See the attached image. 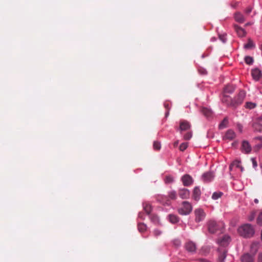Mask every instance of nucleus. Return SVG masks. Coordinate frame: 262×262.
Wrapping results in <instances>:
<instances>
[{"label": "nucleus", "instance_id": "nucleus-1", "mask_svg": "<svg viewBox=\"0 0 262 262\" xmlns=\"http://www.w3.org/2000/svg\"><path fill=\"white\" fill-rule=\"evenodd\" d=\"M239 234L245 238H250L252 237L255 233L253 227L249 224H244L238 229Z\"/></svg>", "mask_w": 262, "mask_h": 262}, {"label": "nucleus", "instance_id": "nucleus-2", "mask_svg": "<svg viewBox=\"0 0 262 262\" xmlns=\"http://www.w3.org/2000/svg\"><path fill=\"white\" fill-rule=\"evenodd\" d=\"M223 226V224L222 222L217 223L214 221H210L208 223V231L211 233H214L217 230H221Z\"/></svg>", "mask_w": 262, "mask_h": 262}, {"label": "nucleus", "instance_id": "nucleus-3", "mask_svg": "<svg viewBox=\"0 0 262 262\" xmlns=\"http://www.w3.org/2000/svg\"><path fill=\"white\" fill-rule=\"evenodd\" d=\"M182 205V206L178 209V212L181 215L189 214L192 209L191 204L188 201H184Z\"/></svg>", "mask_w": 262, "mask_h": 262}, {"label": "nucleus", "instance_id": "nucleus-4", "mask_svg": "<svg viewBox=\"0 0 262 262\" xmlns=\"http://www.w3.org/2000/svg\"><path fill=\"white\" fill-rule=\"evenodd\" d=\"M246 96V92L241 90L239 91V93L233 99H231V104L233 106H236L238 105L241 104Z\"/></svg>", "mask_w": 262, "mask_h": 262}, {"label": "nucleus", "instance_id": "nucleus-5", "mask_svg": "<svg viewBox=\"0 0 262 262\" xmlns=\"http://www.w3.org/2000/svg\"><path fill=\"white\" fill-rule=\"evenodd\" d=\"M194 214L195 215V222H200L202 221L205 217V213L203 209L198 208L194 210Z\"/></svg>", "mask_w": 262, "mask_h": 262}, {"label": "nucleus", "instance_id": "nucleus-6", "mask_svg": "<svg viewBox=\"0 0 262 262\" xmlns=\"http://www.w3.org/2000/svg\"><path fill=\"white\" fill-rule=\"evenodd\" d=\"M191 127L190 123L186 120H181L180 122V126L178 130L180 132L183 131H187Z\"/></svg>", "mask_w": 262, "mask_h": 262}, {"label": "nucleus", "instance_id": "nucleus-7", "mask_svg": "<svg viewBox=\"0 0 262 262\" xmlns=\"http://www.w3.org/2000/svg\"><path fill=\"white\" fill-rule=\"evenodd\" d=\"M183 185L185 186H189L193 183L192 178L189 174H186L181 178Z\"/></svg>", "mask_w": 262, "mask_h": 262}, {"label": "nucleus", "instance_id": "nucleus-8", "mask_svg": "<svg viewBox=\"0 0 262 262\" xmlns=\"http://www.w3.org/2000/svg\"><path fill=\"white\" fill-rule=\"evenodd\" d=\"M251 75L253 79L256 81L259 80L262 77L261 71L257 68H255L251 71Z\"/></svg>", "mask_w": 262, "mask_h": 262}, {"label": "nucleus", "instance_id": "nucleus-9", "mask_svg": "<svg viewBox=\"0 0 262 262\" xmlns=\"http://www.w3.org/2000/svg\"><path fill=\"white\" fill-rule=\"evenodd\" d=\"M242 151L245 154H249L251 151V147L248 141H243L242 145Z\"/></svg>", "mask_w": 262, "mask_h": 262}, {"label": "nucleus", "instance_id": "nucleus-10", "mask_svg": "<svg viewBox=\"0 0 262 262\" xmlns=\"http://www.w3.org/2000/svg\"><path fill=\"white\" fill-rule=\"evenodd\" d=\"M230 241V237L227 235H225L218 239L219 244L222 246H227L229 243Z\"/></svg>", "mask_w": 262, "mask_h": 262}, {"label": "nucleus", "instance_id": "nucleus-11", "mask_svg": "<svg viewBox=\"0 0 262 262\" xmlns=\"http://www.w3.org/2000/svg\"><path fill=\"white\" fill-rule=\"evenodd\" d=\"M236 137L235 132L232 129H228L225 133L223 139L225 140H232Z\"/></svg>", "mask_w": 262, "mask_h": 262}, {"label": "nucleus", "instance_id": "nucleus-12", "mask_svg": "<svg viewBox=\"0 0 262 262\" xmlns=\"http://www.w3.org/2000/svg\"><path fill=\"white\" fill-rule=\"evenodd\" d=\"M179 195L182 199H186L189 197V191L186 188L181 189L179 190Z\"/></svg>", "mask_w": 262, "mask_h": 262}, {"label": "nucleus", "instance_id": "nucleus-13", "mask_svg": "<svg viewBox=\"0 0 262 262\" xmlns=\"http://www.w3.org/2000/svg\"><path fill=\"white\" fill-rule=\"evenodd\" d=\"M234 28L239 37H242L246 35V32L245 30L242 27L237 25H234Z\"/></svg>", "mask_w": 262, "mask_h": 262}, {"label": "nucleus", "instance_id": "nucleus-14", "mask_svg": "<svg viewBox=\"0 0 262 262\" xmlns=\"http://www.w3.org/2000/svg\"><path fill=\"white\" fill-rule=\"evenodd\" d=\"M185 248L188 252H195L196 250V246L194 243L188 242L185 244Z\"/></svg>", "mask_w": 262, "mask_h": 262}, {"label": "nucleus", "instance_id": "nucleus-15", "mask_svg": "<svg viewBox=\"0 0 262 262\" xmlns=\"http://www.w3.org/2000/svg\"><path fill=\"white\" fill-rule=\"evenodd\" d=\"M214 176L212 172H207L202 176V179L205 182H209L212 180Z\"/></svg>", "mask_w": 262, "mask_h": 262}, {"label": "nucleus", "instance_id": "nucleus-16", "mask_svg": "<svg viewBox=\"0 0 262 262\" xmlns=\"http://www.w3.org/2000/svg\"><path fill=\"white\" fill-rule=\"evenodd\" d=\"M201 193L199 187H195L193 191L192 198L195 200L198 201L200 199Z\"/></svg>", "mask_w": 262, "mask_h": 262}, {"label": "nucleus", "instance_id": "nucleus-17", "mask_svg": "<svg viewBox=\"0 0 262 262\" xmlns=\"http://www.w3.org/2000/svg\"><path fill=\"white\" fill-rule=\"evenodd\" d=\"M234 19L237 22L239 23H243L245 20L244 16L240 12H236L235 13Z\"/></svg>", "mask_w": 262, "mask_h": 262}, {"label": "nucleus", "instance_id": "nucleus-18", "mask_svg": "<svg viewBox=\"0 0 262 262\" xmlns=\"http://www.w3.org/2000/svg\"><path fill=\"white\" fill-rule=\"evenodd\" d=\"M242 262H253V258L250 254L247 253L241 257Z\"/></svg>", "mask_w": 262, "mask_h": 262}, {"label": "nucleus", "instance_id": "nucleus-19", "mask_svg": "<svg viewBox=\"0 0 262 262\" xmlns=\"http://www.w3.org/2000/svg\"><path fill=\"white\" fill-rule=\"evenodd\" d=\"M227 251L225 250L219 252L218 261L219 262H224V259L226 257Z\"/></svg>", "mask_w": 262, "mask_h": 262}, {"label": "nucleus", "instance_id": "nucleus-20", "mask_svg": "<svg viewBox=\"0 0 262 262\" xmlns=\"http://www.w3.org/2000/svg\"><path fill=\"white\" fill-rule=\"evenodd\" d=\"M168 219L170 223L176 224L179 221V218L176 215L170 214L168 215Z\"/></svg>", "mask_w": 262, "mask_h": 262}, {"label": "nucleus", "instance_id": "nucleus-21", "mask_svg": "<svg viewBox=\"0 0 262 262\" xmlns=\"http://www.w3.org/2000/svg\"><path fill=\"white\" fill-rule=\"evenodd\" d=\"M241 161L238 160H235L229 166V170H232L234 167L236 168L239 167L241 165Z\"/></svg>", "mask_w": 262, "mask_h": 262}, {"label": "nucleus", "instance_id": "nucleus-22", "mask_svg": "<svg viewBox=\"0 0 262 262\" xmlns=\"http://www.w3.org/2000/svg\"><path fill=\"white\" fill-rule=\"evenodd\" d=\"M143 206L144 211L147 214H149L151 211V206L150 204L148 203H144L143 204Z\"/></svg>", "mask_w": 262, "mask_h": 262}, {"label": "nucleus", "instance_id": "nucleus-23", "mask_svg": "<svg viewBox=\"0 0 262 262\" xmlns=\"http://www.w3.org/2000/svg\"><path fill=\"white\" fill-rule=\"evenodd\" d=\"M253 128L254 132H262V124L259 123H255L253 124Z\"/></svg>", "mask_w": 262, "mask_h": 262}, {"label": "nucleus", "instance_id": "nucleus-24", "mask_svg": "<svg viewBox=\"0 0 262 262\" xmlns=\"http://www.w3.org/2000/svg\"><path fill=\"white\" fill-rule=\"evenodd\" d=\"M202 112L207 117H210L212 114V111L210 109L206 107L202 108Z\"/></svg>", "mask_w": 262, "mask_h": 262}, {"label": "nucleus", "instance_id": "nucleus-25", "mask_svg": "<svg viewBox=\"0 0 262 262\" xmlns=\"http://www.w3.org/2000/svg\"><path fill=\"white\" fill-rule=\"evenodd\" d=\"M228 120L227 117L225 118L219 124V127L220 129L226 128L227 126Z\"/></svg>", "mask_w": 262, "mask_h": 262}, {"label": "nucleus", "instance_id": "nucleus-26", "mask_svg": "<svg viewBox=\"0 0 262 262\" xmlns=\"http://www.w3.org/2000/svg\"><path fill=\"white\" fill-rule=\"evenodd\" d=\"M223 194V193L221 191L214 192L212 195V199L213 200H217L220 198Z\"/></svg>", "mask_w": 262, "mask_h": 262}, {"label": "nucleus", "instance_id": "nucleus-27", "mask_svg": "<svg viewBox=\"0 0 262 262\" xmlns=\"http://www.w3.org/2000/svg\"><path fill=\"white\" fill-rule=\"evenodd\" d=\"M255 47V45L251 39H248V43L244 45L246 49H251Z\"/></svg>", "mask_w": 262, "mask_h": 262}, {"label": "nucleus", "instance_id": "nucleus-28", "mask_svg": "<svg viewBox=\"0 0 262 262\" xmlns=\"http://www.w3.org/2000/svg\"><path fill=\"white\" fill-rule=\"evenodd\" d=\"M138 230L140 232H144L146 229V226L143 223H139L138 225Z\"/></svg>", "mask_w": 262, "mask_h": 262}, {"label": "nucleus", "instance_id": "nucleus-29", "mask_svg": "<svg viewBox=\"0 0 262 262\" xmlns=\"http://www.w3.org/2000/svg\"><path fill=\"white\" fill-rule=\"evenodd\" d=\"M234 88L232 86H227L224 89L225 93H232L234 92Z\"/></svg>", "mask_w": 262, "mask_h": 262}, {"label": "nucleus", "instance_id": "nucleus-30", "mask_svg": "<svg viewBox=\"0 0 262 262\" xmlns=\"http://www.w3.org/2000/svg\"><path fill=\"white\" fill-rule=\"evenodd\" d=\"M256 106V104L254 103L251 102H247L246 103L245 106L246 108H249V109H252L255 107Z\"/></svg>", "mask_w": 262, "mask_h": 262}, {"label": "nucleus", "instance_id": "nucleus-31", "mask_svg": "<svg viewBox=\"0 0 262 262\" xmlns=\"http://www.w3.org/2000/svg\"><path fill=\"white\" fill-rule=\"evenodd\" d=\"M168 196L170 199L176 200L177 199V193L175 191H171L168 193Z\"/></svg>", "mask_w": 262, "mask_h": 262}, {"label": "nucleus", "instance_id": "nucleus-32", "mask_svg": "<svg viewBox=\"0 0 262 262\" xmlns=\"http://www.w3.org/2000/svg\"><path fill=\"white\" fill-rule=\"evenodd\" d=\"M245 61L248 64H251L253 62V59L250 56H246L245 58Z\"/></svg>", "mask_w": 262, "mask_h": 262}, {"label": "nucleus", "instance_id": "nucleus-33", "mask_svg": "<svg viewBox=\"0 0 262 262\" xmlns=\"http://www.w3.org/2000/svg\"><path fill=\"white\" fill-rule=\"evenodd\" d=\"M164 181L165 183H171L173 181V179L172 177L170 176H166Z\"/></svg>", "mask_w": 262, "mask_h": 262}, {"label": "nucleus", "instance_id": "nucleus-34", "mask_svg": "<svg viewBox=\"0 0 262 262\" xmlns=\"http://www.w3.org/2000/svg\"><path fill=\"white\" fill-rule=\"evenodd\" d=\"M153 147L155 150H160L161 148V144L158 141H155L153 144Z\"/></svg>", "mask_w": 262, "mask_h": 262}, {"label": "nucleus", "instance_id": "nucleus-35", "mask_svg": "<svg viewBox=\"0 0 262 262\" xmlns=\"http://www.w3.org/2000/svg\"><path fill=\"white\" fill-rule=\"evenodd\" d=\"M188 147V143L185 142V143H182V144H181L180 147H179V149L181 151H184Z\"/></svg>", "mask_w": 262, "mask_h": 262}, {"label": "nucleus", "instance_id": "nucleus-36", "mask_svg": "<svg viewBox=\"0 0 262 262\" xmlns=\"http://www.w3.org/2000/svg\"><path fill=\"white\" fill-rule=\"evenodd\" d=\"M192 137V133L190 132H187L184 136V139L185 140H188Z\"/></svg>", "mask_w": 262, "mask_h": 262}, {"label": "nucleus", "instance_id": "nucleus-37", "mask_svg": "<svg viewBox=\"0 0 262 262\" xmlns=\"http://www.w3.org/2000/svg\"><path fill=\"white\" fill-rule=\"evenodd\" d=\"M150 219L154 223H157L158 222V217L155 214H151L150 215Z\"/></svg>", "mask_w": 262, "mask_h": 262}, {"label": "nucleus", "instance_id": "nucleus-38", "mask_svg": "<svg viewBox=\"0 0 262 262\" xmlns=\"http://www.w3.org/2000/svg\"><path fill=\"white\" fill-rule=\"evenodd\" d=\"M257 222L259 225H262V212L259 214L257 219Z\"/></svg>", "mask_w": 262, "mask_h": 262}, {"label": "nucleus", "instance_id": "nucleus-39", "mask_svg": "<svg viewBox=\"0 0 262 262\" xmlns=\"http://www.w3.org/2000/svg\"><path fill=\"white\" fill-rule=\"evenodd\" d=\"M219 38L223 42H226L227 38L225 35H220Z\"/></svg>", "mask_w": 262, "mask_h": 262}, {"label": "nucleus", "instance_id": "nucleus-40", "mask_svg": "<svg viewBox=\"0 0 262 262\" xmlns=\"http://www.w3.org/2000/svg\"><path fill=\"white\" fill-rule=\"evenodd\" d=\"M252 10V8L251 7H248L245 9V13L247 15H249L251 12Z\"/></svg>", "mask_w": 262, "mask_h": 262}, {"label": "nucleus", "instance_id": "nucleus-41", "mask_svg": "<svg viewBox=\"0 0 262 262\" xmlns=\"http://www.w3.org/2000/svg\"><path fill=\"white\" fill-rule=\"evenodd\" d=\"M154 234L155 236H157L161 234V232L158 229H155L154 231Z\"/></svg>", "mask_w": 262, "mask_h": 262}, {"label": "nucleus", "instance_id": "nucleus-42", "mask_svg": "<svg viewBox=\"0 0 262 262\" xmlns=\"http://www.w3.org/2000/svg\"><path fill=\"white\" fill-rule=\"evenodd\" d=\"M173 244L177 247L181 245V242L179 239H175L173 241Z\"/></svg>", "mask_w": 262, "mask_h": 262}, {"label": "nucleus", "instance_id": "nucleus-43", "mask_svg": "<svg viewBox=\"0 0 262 262\" xmlns=\"http://www.w3.org/2000/svg\"><path fill=\"white\" fill-rule=\"evenodd\" d=\"M236 126H237V128L238 130L240 133H242L243 131V126L240 124H237Z\"/></svg>", "mask_w": 262, "mask_h": 262}, {"label": "nucleus", "instance_id": "nucleus-44", "mask_svg": "<svg viewBox=\"0 0 262 262\" xmlns=\"http://www.w3.org/2000/svg\"><path fill=\"white\" fill-rule=\"evenodd\" d=\"M257 262H262V253H259L258 255L257 261Z\"/></svg>", "mask_w": 262, "mask_h": 262}, {"label": "nucleus", "instance_id": "nucleus-45", "mask_svg": "<svg viewBox=\"0 0 262 262\" xmlns=\"http://www.w3.org/2000/svg\"><path fill=\"white\" fill-rule=\"evenodd\" d=\"M251 160L252 161V164H253V167L254 168H255L257 166L256 161H255V160L254 158H252Z\"/></svg>", "mask_w": 262, "mask_h": 262}, {"label": "nucleus", "instance_id": "nucleus-46", "mask_svg": "<svg viewBox=\"0 0 262 262\" xmlns=\"http://www.w3.org/2000/svg\"><path fill=\"white\" fill-rule=\"evenodd\" d=\"M164 107L168 111L169 109V103H165L164 104Z\"/></svg>", "mask_w": 262, "mask_h": 262}, {"label": "nucleus", "instance_id": "nucleus-47", "mask_svg": "<svg viewBox=\"0 0 262 262\" xmlns=\"http://www.w3.org/2000/svg\"><path fill=\"white\" fill-rule=\"evenodd\" d=\"M252 248H255L256 250L257 245L256 244H253L251 246Z\"/></svg>", "mask_w": 262, "mask_h": 262}, {"label": "nucleus", "instance_id": "nucleus-48", "mask_svg": "<svg viewBox=\"0 0 262 262\" xmlns=\"http://www.w3.org/2000/svg\"><path fill=\"white\" fill-rule=\"evenodd\" d=\"M178 144H179V141H177L174 142V143H173V146L174 147H177L178 146Z\"/></svg>", "mask_w": 262, "mask_h": 262}, {"label": "nucleus", "instance_id": "nucleus-49", "mask_svg": "<svg viewBox=\"0 0 262 262\" xmlns=\"http://www.w3.org/2000/svg\"><path fill=\"white\" fill-rule=\"evenodd\" d=\"M199 260L201 261V262H209L207 259H200Z\"/></svg>", "mask_w": 262, "mask_h": 262}, {"label": "nucleus", "instance_id": "nucleus-50", "mask_svg": "<svg viewBox=\"0 0 262 262\" xmlns=\"http://www.w3.org/2000/svg\"><path fill=\"white\" fill-rule=\"evenodd\" d=\"M252 24H253V23H250V22H249V23H246V24L245 25V27H247V26H250V25H252Z\"/></svg>", "mask_w": 262, "mask_h": 262}, {"label": "nucleus", "instance_id": "nucleus-51", "mask_svg": "<svg viewBox=\"0 0 262 262\" xmlns=\"http://www.w3.org/2000/svg\"><path fill=\"white\" fill-rule=\"evenodd\" d=\"M238 168H240L241 171H243L244 168L241 165H240L239 167Z\"/></svg>", "mask_w": 262, "mask_h": 262}, {"label": "nucleus", "instance_id": "nucleus-52", "mask_svg": "<svg viewBox=\"0 0 262 262\" xmlns=\"http://www.w3.org/2000/svg\"><path fill=\"white\" fill-rule=\"evenodd\" d=\"M254 202L256 204L258 203V199H254Z\"/></svg>", "mask_w": 262, "mask_h": 262}, {"label": "nucleus", "instance_id": "nucleus-53", "mask_svg": "<svg viewBox=\"0 0 262 262\" xmlns=\"http://www.w3.org/2000/svg\"><path fill=\"white\" fill-rule=\"evenodd\" d=\"M253 219V217H250L249 220L252 221Z\"/></svg>", "mask_w": 262, "mask_h": 262}, {"label": "nucleus", "instance_id": "nucleus-54", "mask_svg": "<svg viewBox=\"0 0 262 262\" xmlns=\"http://www.w3.org/2000/svg\"><path fill=\"white\" fill-rule=\"evenodd\" d=\"M141 214H142V213H140L139 214V216L140 217H142V216H141Z\"/></svg>", "mask_w": 262, "mask_h": 262}, {"label": "nucleus", "instance_id": "nucleus-55", "mask_svg": "<svg viewBox=\"0 0 262 262\" xmlns=\"http://www.w3.org/2000/svg\"><path fill=\"white\" fill-rule=\"evenodd\" d=\"M168 114V111H167V112L166 113V116H167Z\"/></svg>", "mask_w": 262, "mask_h": 262}, {"label": "nucleus", "instance_id": "nucleus-56", "mask_svg": "<svg viewBox=\"0 0 262 262\" xmlns=\"http://www.w3.org/2000/svg\"><path fill=\"white\" fill-rule=\"evenodd\" d=\"M257 139H259V140H260V139H261V137H258V138H257Z\"/></svg>", "mask_w": 262, "mask_h": 262}, {"label": "nucleus", "instance_id": "nucleus-57", "mask_svg": "<svg viewBox=\"0 0 262 262\" xmlns=\"http://www.w3.org/2000/svg\"><path fill=\"white\" fill-rule=\"evenodd\" d=\"M224 97H225V98L227 97V96L226 95H225Z\"/></svg>", "mask_w": 262, "mask_h": 262}, {"label": "nucleus", "instance_id": "nucleus-58", "mask_svg": "<svg viewBox=\"0 0 262 262\" xmlns=\"http://www.w3.org/2000/svg\"><path fill=\"white\" fill-rule=\"evenodd\" d=\"M226 101L224 99H223V101Z\"/></svg>", "mask_w": 262, "mask_h": 262}, {"label": "nucleus", "instance_id": "nucleus-59", "mask_svg": "<svg viewBox=\"0 0 262 262\" xmlns=\"http://www.w3.org/2000/svg\"><path fill=\"white\" fill-rule=\"evenodd\" d=\"M262 146V144L260 145V147H261Z\"/></svg>", "mask_w": 262, "mask_h": 262}]
</instances>
